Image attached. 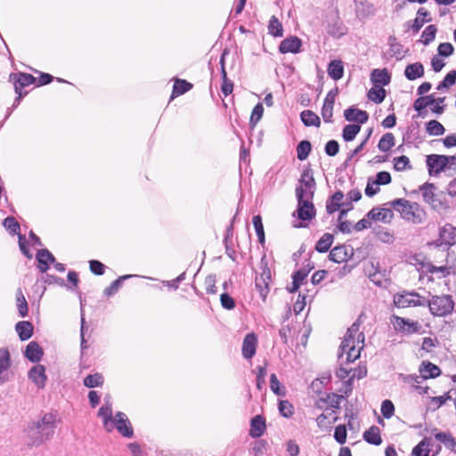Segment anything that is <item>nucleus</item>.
<instances>
[{"label": "nucleus", "instance_id": "nucleus-8", "mask_svg": "<svg viewBox=\"0 0 456 456\" xmlns=\"http://www.w3.org/2000/svg\"><path fill=\"white\" fill-rule=\"evenodd\" d=\"M427 167L429 175L439 174L447 167V159L445 155L431 154L427 156Z\"/></svg>", "mask_w": 456, "mask_h": 456}, {"label": "nucleus", "instance_id": "nucleus-63", "mask_svg": "<svg viewBox=\"0 0 456 456\" xmlns=\"http://www.w3.org/2000/svg\"><path fill=\"white\" fill-rule=\"evenodd\" d=\"M313 268H314V265H310V264H308L306 266L302 267L299 270H297V272H295L292 276H294L298 281L303 282Z\"/></svg>", "mask_w": 456, "mask_h": 456}, {"label": "nucleus", "instance_id": "nucleus-42", "mask_svg": "<svg viewBox=\"0 0 456 456\" xmlns=\"http://www.w3.org/2000/svg\"><path fill=\"white\" fill-rule=\"evenodd\" d=\"M312 150V145L309 141L303 140L297 146V155L299 160H305L308 158Z\"/></svg>", "mask_w": 456, "mask_h": 456}, {"label": "nucleus", "instance_id": "nucleus-12", "mask_svg": "<svg viewBox=\"0 0 456 456\" xmlns=\"http://www.w3.org/2000/svg\"><path fill=\"white\" fill-rule=\"evenodd\" d=\"M297 217L302 221H310L314 218L316 210L313 201H297Z\"/></svg>", "mask_w": 456, "mask_h": 456}, {"label": "nucleus", "instance_id": "nucleus-24", "mask_svg": "<svg viewBox=\"0 0 456 456\" xmlns=\"http://www.w3.org/2000/svg\"><path fill=\"white\" fill-rule=\"evenodd\" d=\"M436 190V187L433 183H426L419 187V191L422 192L424 200L434 208L437 206V202L439 203L435 193Z\"/></svg>", "mask_w": 456, "mask_h": 456}, {"label": "nucleus", "instance_id": "nucleus-21", "mask_svg": "<svg viewBox=\"0 0 456 456\" xmlns=\"http://www.w3.org/2000/svg\"><path fill=\"white\" fill-rule=\"evenodd\" d=\"M344 117L347 121H355L359 125L366 123L369 118V115L365 110L353 107H350L344 111Z\"/></svg>", "mask_w": 456, "mask_h": 456}, {"label": "nucleus", "instance_id": "nucleus-13", "mask_svg": "<svg viewBox=\"0 0 456 456\" xmlns=\"http://www.w3.org/2000/svg\"><path fill=\"white\" fill-rule=\"evenodd\" d=\"M397 329L406 334L420 333L422 326L417 321H411L403 317H395Z\"/></svg>", "mask_w": 456, "mask_h": 456}, {"label": "nucleus", "instance_id": "nucleus-57", "mask_svg": "<svg viewBox=\"0 0 456 456\" xmlns=\"http://www.w3.org/2000/svg\"><path fill=\"white\" fill-rule=\"evenodd\" d=\"M395 412V406L390 400H385L381 404V413L384 418L390 419Z\"/></svg>", "mask_w": 456, "mask_h": 456}, {"label": "nucleus", "instance_id": "nucleus-35", "mask_svg": "<svg viewBox=\"0 0 456 456\" xmlns=\"http://www.w3.org/2000/svg\"><path fill=\"white\" fill-rule=\"evenodd\" d=\"M134 276V275H132V274H126V275L119 276L117 280L112 281L109 287L105 288V289L103 291L104 295L107 297L113 296L119 290L124 281L128 280Z\"/></svg>", "mask_w": 456, "mask_h": 456}, {"label": "nucleus", "instance_id": "nucleus-27", "mask_svg": "<svg viewBox=\"0 0 456 456\" xmlns=\"http://www.w3.org/2000/svg\"><path fill=\"white\" fill-rule=\"evenodd\" d=\"M404 76L408 80H415L424 76V66L420 62H414L406 66Z\"/></svg>", "mask_w": 456, "mask_h": 456}, {"label": "nucleus", "instance_id": "nucleus-18", "mask_svg": "<svg viewBox=\"0 0 456 456\" xmlns=\"http://www.w3.org/2000/svg\"><path fill=\"white\" fill-rule=\"evenodd\" d=\"M11 355L7 348H0V384L8 380V370L11 367Z\"/></svg>", "mask_w": 456, "mask_h": 456}, {"label": "nucleus", "instance_id": "nucleus-33", "mask_svg": "<svg viewBox=\"0 0 456 456\" xmlns=\"http://www.w3.org/2000/svg\"><path fill=\"white\" fill-rule=\"evenodd\" d=\"M15 329L20 340L22 341L30 338L33 334V326L29 322H19L16 324Z\"/></svg>", "mask_w": 456, "mask_h": 456}, {"label": "nucleus", "instance_id": "nucleus-2", "mask_svg": "<svg viewBox=\"0 0 456 456\" xmlns=\"http://www.w3.org/2000/svg\"><path fill=\"white\" fill-rule=\"evenodd\" d=\"M359 328L360 325L358 323H353L351 327L348 328L346 334L340 344L338 362L342 364L353 362L360 357V352L362 346L357 347L356 343L357 345L363 343L364 336L362 333H359L357 341L355 340V336L359 332Z\"/></svg>", "mask_w": 456, "mask_h": 456}, {"label": "nucleus", "instance_id": "nucleus-1", "mask_svg": "<svg viewBox=\"0 0 456 456\" xmlns=\"http://www.w3.org/2000/svg\"><path fill=\"white\" fill-rule=\"evenodd\" d=\"M56 415L45 413L39 419L31 421L27 428L28 445L38 447L52 439L56 429Z\"/></svg>", "mask_w": 456, "mask_h": 456}, {"label": "nucleus", "instance_id": "nucleus-36", "mask_svg": "<svg viewBox=\"0 0 456 456\" xmlns=\"http://www.w3.org/2000/svg\"><path fill=\"white\" fill-rule=\"evenodd\" d=\"M334 237L330 233H324L316 242L315 249L320 253L327 252L333 243Z\"/></svg>", "mask_w": 456, "mask_h": 456}, {"label": "nucleus", "instance_id": "nucleus-53", "mask_svg": "<svg viewBox=\"0 0 456 456\" xmlns=\"http://www.w3.org/2000/svg\"><path fill=\"white\" fill-rule=\"evenodd\" d=\"M369 278L375 285L379 287L384 286V283L387 281L385 271L381 272L375 270L373 273L369 272Z\"/></svg>", "mask_w": 456, "mask_h": 456}, {"label": "nucleus", "instance_id": "nucleus-51", "mask_svg": "<svg viewBox=\"0 0 456 456\" xmlns=\"http://www.w3.org/2000/svg\"><path fill=\"white\" fill-rule=\"evenodd\" d=\"M455 82H456V71L451 70L450 72L447 73V75L445 76L444 80L438 84L436 89L438 91H441L444 88H448V87L452 86V85H454Z\"/></svg>", "mask_w": 456, "mask_h": 456}, {"label": "nucleus", "instance_id": "nucleus-54", "mask_svg": "<svg viewBox=\"0 0 456 456\" xmlns=\"http://www.w3.org/2000/svg\"><path fill=\"white\" fill-rule=\"evenodd\" d=\"M279 411L285 418H289L294 413V407L288 400H282L279 403Z\"/></svg>", "mask_w": 456, "mask_h": 456}, {"label": "nucleus", "instance_id": "nucleus-20", "mask_svg": "<svg viewBox=\"0 0 456 456\" xmlns=\"http://www.w3.org/2000/svg\"><path fill=\"white\" fill-rule=\"evenodd\" d=\"M265 419L261 415H256L251 419L249 436L253 438L260 437L265 431Z\"/></svg>", "mask_w": 456, "mask_h": 456}, {"label": "nucleus", "instance_id": "nucleus-58", "mask_svg": "<svg viewBox=\"0 0 456 456\" xmlns=\"http://www.w3.org/2000/svg\"><path fill=\"white\" fill-rule=\"evenodd\" d=\"M339 151V144L336 140H330L325 145V153L328 156L333 157L338 154Z\"/></svg>", "mask_w": 456, "mask_h": 456}, {"label": "nucleus", "instance_id": "nucleus-56", "mask_svg": "<svg viewBox=\"0 0 456 456\" xmlns=\"http://www.w3.org/2000/svg\"><path fill=\"white\" fill-rule=\"evenodd\" d=\"M263 113H264V107L262 105V103H257L253 110H252V113H251V116H250V125L252 126H256V123L262 118L263 117Z\"/></svg>", "mask_w": 456, "mask_h": 456}, {"label": "nucleus", "instance_id": "nucleus-43", "mask_svg": "<svg viewBox=\"0 0 456 456\" xmlns=\"http://www.w3.org/2000/svg\"><path fill=\"white\" fill-rule=\"evenodd\" d=\"M103 381H104L103 376L101 373L97 372L94 374L87 375L84 379V385L86 387L93 388V387H101L103 384Z\"/></svg>", "mask_w": 456, "mask_h": 456}, {"label": "nucleus", "instance_id": "nucleus-60", "mask_svg": "<svg viewBox=\"0 0 456 456\" xmlns=\"http://www.w3.org/2000/svg\"><path fill=\"white\" fill-rule=\"evenodd\" d=\"M391 180V175L388 172L380 171L376 175V180L374 182L379 186L390 183Z\"/></svg>", "mask_w": 456, "mask_h": 456}, {"label": "nucleus", "instance_id": "nucleus-55", "mask_svg": "<svg viewBox=\"0 0 456 456\" xmlns=\"http://www.w3.org/2000/svg\"><path fill=\"white\" fill-rule=\"evenodd\" d=\"M346 426L338 425L335 428L334 438L339 444H344L346 441Z\"/></svg>", "mask_w": 456, "mask_h": 456}, {"label": "nucleus", "instance_id": "nucleus-62", "mask_svg": "<svg viewBox=\"0 0 456 456\" xmlns=\"http://www.w3.org/2000/svg\"><path fill=\"white\" fill-rule=\"evenodd\" d=\"M221 305L227 310H232L235 307L234 299L227 293H223L220 296Z\"/></svg>", "mask_w": 456, "mask_h": 456}, {"label": "nucleus", "instance_id": "nucleus-48", "mask_svg": "<svg viewBox=\"0 0 456 456\" xmlns=\"http://www.w3.org/2000/svg\"><path fill=\"white\" fill-rule=\"evenodd\" d=\"M269 33L274 37H281L283 34V28L281 23L275 16H272L268 25Z\"/></svg>", "mask_w": 456, "mask_h": 456}, {"label": "nucleus", "instance_id": "nucleus-10", "mask_svg": "<svg viewBox=\"0 0 456 456\" xmlns=\"http://www.w3.org/2000/svg\"><path fill=\"white\" fill-rule=\"evenodd\" d=\"M297 187H302V189H305L308 191V195L310 196L315 193L316 182L314 177V172L310 167H306L303 170L298 180V185Z\"/></svg>", "mask_w": 456, "mask_h": 456}, {"label": "nucleus", "instance_id": "nucleus-9", "mask_svg": "<svg viewBox=\"0 0 456 456\" xmlns=\"http://www.w3.org/2000/svg\"><path fill=\"white\" fill-rule=\"evenodd\" d=\"M9 80L12 82L15 93H19L22 92V88L34 84L37 78L31 74L20 72L12 73L9 77Z\"/></svg>", "mask_w": 456, "mask_h": 456}, {"label": "nucleus", "instance_id": "nucleus-6", "mask_svg": "<svg viewBox=\"0 0 456 456\" xmlns=\"http://www.w3.org/2000/svg\"><path fill=\"white\" fill-rule=\"evenodd\" d=\"M272 273L271 270L265 265L262 267V273L259 276L255 279V287L259 293L260 297L263 301H265L266 297L270 291L269 283L271 281Z\"/></svg>", "mask_w": 456, "mask_h": 456}, {"label": "nucleus", "instance_id": "nucleus-30", "mask_svg": "<svg viewBox=\"0 0 456 456\" xmlns=\"http://www.w3.org/2000/svg\"><path fill=\"white\" fill-rule=\"evenodd\" d=\"M328 75L334 80L342 78L344 75V66L341 61H331L327 69Z\"/></svg>", "mask_w": 456, "mask_h": 456}, {"label": "nucleus", "instance_id": "nucleus-50", "mask_svg": "<svg viewBox=\"0 0 456 456\" xmlns=\"http://www.w3.org/2000/svg\"><path fill=\"white\" fill-rule=\"evenodd\" d=\"M437 28L435 25H428L421 34L422 42L425 45H429L436 37Z\"/></svg>", "mask_w": 456, "mask_h": 456}, {"label": "nucleus", "instance_id": "nucleus-47", "mask_svg": "<svg viewBox=\"0 0 456 456\" xmlns=\"http://www.w3.org/2000/svg\"><path fill=\"white\" fill-rule=\"evenodd\" d=\"M3 225L12 235L20 234L19 231L20 229V224L13 216H7L3 221Z\"/></svg>", "mask_w": 456, "mask_h": 456}, {"label": "nucleus", "instance_id": "nucleus-49", "mask_svg": "<svg viewBox=\"0 0 456 456\" xmlns=\"http://www.w3.org/2000/svg\"><path fill=\"white\" fill-rule=\"evenodd\" d=\"M270 388L277 395L284 396L286 394L284 386L280 383L277 376L274 373H273L270 377Z\"/></svg>", "mask_w": 456, "mask_h": 456}, {"label": "nucleus", "instance_id": "nucleus-29", "mask_svg": "<svg viewBox=\"0 0 456 456\" xmlns=\"http://www.w3.org/2000/svg\"><path fill=\"white\" fill-rule=\"evenodd\" d=\"M344 193L337 191L326 202V211L328 214H333L342 207Z\"/></svg>", "mask_w": 456, "mask_h": 456}, {"label": "nucleus", "instance_id": "nucleus-28", "mask_svg": "<svg viewBox=\"0 0 456 456\" xmlns=\"http://www.w3.org/2000/svg\"><path fill=\"white\" fill-rule=\"evenodd\" d=\"M419 372L424 379L436 378L441 374L439 367L430 362H423Z\"/></svg>", "mask_w": 456, "mask_h": 456}, {"label": "nucleus", "instance_id": "nucleus-32", "mask_svg": "<svg viewBox=\"0 0 456 456\" xmlns=\"http://www.w3.org/2000/svg\"><path fill=\"white\" fill-rule=\"evenodd\" d=\"M429 16L430 13L428 11H426L424 8H419L417 12V17L414 19L413 24L411 26L412 31L414 33H418L425 22L431 20Z\"/></svg>", "mask_w": 456, "mask_h": 456}, {"label": "nucleus", "instance_id": "nucleus-64", "mask_svg": "<svg viewBox=\"0 0 456 456\" xmlns=\"http://www.w3.org/2000/svg\"><path fill=\"white\" fill-rule=\"evenodd\" d=\"M322 117L326 123H332L333 119V106L323 104L322 108Z\"/></svg>", "mask_w": 456, "mask_h": 456}, {"label": "nucleus", "instance_id": "nucleus-46", "mask_svg": "<svg viewBox=\"0 0 456 456\" xmlns=\"http://www.w3.org/2000/svg\"><path fill=\"white\" fill-rule=\"evenodd\" d=\"M253 225L255 227L258 241L260 244L265 243V231L262 223V217L259 215L254 216L252 219Z\"/></svg>", "mask_w": 456, "mask_h": 456}, {"label": "nucleus", "instance_id": "nucleus-15", "mask_svg": "<svg viewBox=\"0 0 456 456\" xmlns=\"http://www.w3.org/2000/svg\"><path fill=\"white\" fill-rule=\"evenodd\" d=\"M28 378L38 388H44L47 379L45 366L41 364L33 366L28 371Z\"/></svg>", "mask_w": 456, "mask_h": 456}, {"label": "nucleus", "instance_id": "nucleus-14", "mask_svg": "<svg viewBox=\"0 0 456 456\" xmlns=\"http://www.w3.org/2000/svg\"><path fill=\"white\" fill-rule=\"evenodd\" d=\"M37 268L41 273H45L49 269V265L55 262L54 256L46 248L37 250L36 255Z\"/></svg>", "mask_w": 456, "mask_h": 456}, {"label": "nucleus", "instance_id": "nucleus-41", "mask_svg": "<svg viewBox=\"0 0 456 456\" xmlns=\"http://www.w3.org/2000/svg\"><path fill=\"white\" fill-rule=\"evenodd\" d=\"M426 132L429 135H442L445 132L444 126L437 120H430L426 124Z\"/></svg>", "mask_w": 456, "mask_h": 456}, {"label": "nucleus", "instance_id": "nucleus-25", "mask_svg": "<svg viewBox=\"0 0 456 456\" xmlns=\"http://www.w3.org/2000/svg\"><path fill=\"white\" fill-rule=\"evenodd\" d=\"M44 354L41 346L35 341H31L28 344L25 351V357L32 362L40 361Z\"/></svg>", "mask_w": 456, "mask_h": 456}, {"label": "nucleus", "instance_id": "nucleus-45", "mask_svg": "<svg viewBox=\"0 0 456 456\" xmlns=\"http://www.w3.org/2000/svg\"><path fill=\"white\" fill-rule=\"evenodd\" d=\"M16 301L19 314L21 317H25L28 314V307L26 298L21 291V289H18L16 292Z\"/></svg>", "mask_w": 456, "mask_h": 456}, {"label": "nucleus", "instance_id": "nucleus-4", "mask_svg": "<svg viewBox=\"0 0 456 456\" xmlns=\"http://www.w3.org/2000/svg\"><path fill=\"white\" fill-rule=\"evenodd\" d=\"M426 305L433 315L446 316L452 312L454 302L449 295L433 296L431 299L427 300Z\"/></svg>", "mask_w": 456, "mask_h": 456}, {"label": "nucleus", "instance_id": "nucleus-40", "mask_svg": "<svg viewBox=\"0 0 456 456\" xmlns=\"http://www.w3.org/2000/svg\"><path fill=\"white\" fill-rule=\"evenodd\" d=\"M360 130L361 126L359 124L346 125L343 128L342 137L346 142H351L355 138Z\"/></svg>", "mask_w": 456, "mask_h": 456}, {"label": "nucleus", "instance_id": "nucleus-38", "mask_svg": "<svg viewBox=\"0 0 456 456\" xmlns=\"http://www.w3.org/2000/svg\"><path fill=\"white\" fill-rule=\"evenodd\" d=\"M395 139L392 133H386L380 138L378 148L380 151L386 152L388 151L391 148L395 146Z\"/></svg>", "mask_w": 456, "mask_h": 456}, {"label": "nucleus", "instance_id": "nucleus-44", "mask_svg": "<svg viewBox=\"0 0 456 456\" xmlns=\"http://www.w3.org/2000/svg\"><path fill=\"white\" fill-rule=\"evenodd\" d=\"M386 97V91L381 86L372 87L368 92V98L375 103H381Z\"/></svg>", "mask_w": 456, "mask_h": 456}, {"label": "nucleus", "instance_id": "nucleus-52", "mask_svg": "<svg viewBox=\"0 0 456 456\" xmlns=\"http://www.w3.org/2000/svg\"><path fill=\"white\" fill-rule=\"evenodd\" d=\"M394 168L396 171H403L407 168L411 169L410 159L408 157L403 155L394 159Z\"/></svg>", "mask_w": 456, "mask_h": 456}, {"label": "nucleus", "instance_id": "nucleus-5", "mask_svg": "<svg viewBox=\"0 0 456 456\" xmlns=\"http://www.w3.org/2000/svg\"><path fill=\"white\" fill-rule=\"evenodd\" d=\"M386 205H390V207L400 212L404 219L412 221H416V219L420 221L421 219L419 205L416 202H410L404 199H396L387 202Z\"/></svg>", "mask_w": 456, "mask_h": 456}, {"label": "nucleus", "instance_id": "nucleus-31", "mask_svg": "<svg viewBox=\"0 0 456 456\" xmlns=\"http://www.w3.org/2000/svg\"><path fill=\"white\" fill-rule=\"evenodd\" d=\"M363 439L370 444L379 445L382 443L379 428L371 426L363 433Z\"/></svg>", "mask_w": 456, "mask_h": 456}, {"label": "nucleus", "instance_id": "nucleus-7", "mask_svg": "<svg viewBox=\"0 0 456 456\" xmlns=\"http://www.w3.org/2000/svg\"><path fill=\"white\" fill-rule=\"evenodd\" d=\"M112 427L116 428L124 437L131 438L134 436L132 425L126 415L122 411H118L112 422Z\"/></svg>", "mask_w": 456, "mask_h": 456}, {"label": "nucleus", "instance_id": "nucleus-16", "mask_svg": "<svg viewBox=\"0 0 456 456\" xmlns=\"http://www.w3.org/2000/svg\"><path fill=\"white\" fill-rule=\"evenodd\" d=\"M256 345L257 338L254 333H248L245 336L241 348L245 359H251L255 355Z\"/></svg>", "mask_w": 456, "mask_h": 456}, {"label": "nucleus", "instance_id": "nucleus-17", "mask_svg": "<svg viewBox=\"0 0 456 456\" xmlns=\"http://www.w3.org/2000/svg\"><path fill=\"white\" fill-rule=\"evenodd\" d=\"M351 256H353V248H349L345 245L337 246L333 248L329 255L330 260L336 263L346 262Z\"/></svg>", "mask_w": 456, "mask_h": 456}, {"label": "nucleus", "instance_id": "nucleus-37", "mask_svg": "<svg viewBox=\"0 0 456 456\" xmlns=\"http://www.w3.org/2000/svg\"><path fill=\"white\" fill-rule=\"evenodd\" d=\"M192 88V85L186 80L177 78L175 81L172 92V98L185 94Z\"/></svg>", "mask_w": 456, "mask_h": 456}, {"label": "nucleus", "instance_id": "nucleus-26", "mask_svg": "<svg viewBox=\"0 0 456 456\" xmlns=\"http://www.w3.org/2000/svg\"><path fill=\"white\" fill-rule=\"evenodd\" d=\"M440 240L442 243L452 246L456 243V228L451 224H445L440 230Z\"/></svg>", "mask_w": 456, "mask_h": 456}, {"label": "nucleus", "instance_id": "nucleus-3", "mask_svg": "<svg viewBox=\"0 0 456 456\" xmlns=\"http://www.w3.org/2000/svg\"><path fill=\"white\" fill-rule=\"evenodd\" d=\"M394 305L398 308L426 306L427 299L414 290H403L393 297Z\"/></svg>", "mask_w": 456, "mask_h": 456}, {"label": "nucleus", "instance_id": "nucleus-22", "mask_svg": "<svg viewBox=\"0 0 456 456\" xmlns=\"http://www.w3.org/2000/svg\"><path fill=\"white\" fill-rule=\"evenodd\" d=\"M371 82L375 86H383L390 83L391 77L386 69H375L370 74Z\"/></svg>", "mask_w": 456, "mask_h": 456}, {"label": "nucleus", "instance_id": "nucleus-19", "mask_svg": "<svg viewBox=\"0 0 456 456\" xmlns=\"http://www.w3.org/2000/svg\"><path fill=\"white\" fill-rule=\"evenodd\" d=\"M302 46L301 40L297 37H290L282 40L280 44L279 50L281 53H297Z\"/></svg>", "mask_w": 456, "mask_h": 456}, {"label": "nucleus", "instance_id": "nucleus-59", "mask_svg": "<svg viewBox=\"0 0 456 456\" xmlns=\"http://www.w3.org/2000/svg\"><path fill=\"white\" fill-rule=\"evenodd\" d=\"M454 48L451 43H441L438 45V54L443 57H448L453 53Z\"/></svg>", "mask_w": 456, "mask_h": 456}, {"label": "nucleus", "instance_id": "nucleus-11", "mask_svg": "<svg viewBox=\"0 0 456 456\" xmlns=\"http://www.w3.org/2000/svg\"><path fill=\"white\" fill-rule=\"evenodd\" d=\"M394 217V213L390 208H373L367 214V218L373 221H379L384 224H389Z\"/></svg>", "mask_w": 456, "mask_h": 456}, {"label": "nucleus", "instance_id": "nucleus-23", "mask_svg": "<svg viewBox=\"0 0 456 456\" xmlns=\"http://www.w3.org/2000/svg\"><path fill=\"white\" fill-rule=\"evenodd\" d=\"M98 416L102 419L103 427L108 432H111L113 429L112 422L114 418L112 417V407L111 404L107 403L102 405L98 411Z\"/></svg>", "mask_w": 456, "mask_h": 456}, {"label": "nucleus", "instance_id": "nucleus-34", "mask_svg": "<svg viewBox=\"0 0 456 456\" xmlns=\"http://www.w3.org/2000/svg\"><path fill=\"white\" fill-rule=\"evenodd\" d=\"M300 118L305 126H321L320 118L312 110H304L300 113Z\"/></svg>", "mask_w": 456, "mask_h": 456}, {"label": "nucleus", "instance_id": "nucleus-61", "mask_svg": "<svg viewBox=\"0 0 456 456\" xmlns=\"http://www.w3.org/2000/svg\"><path fill=\"white\" fill-rule=\"evenodd\" d=\"M90 270L95 275H102L105 272V265L98 260L89 261Z\"/></svg>", "mask_w": 456, "mask_h": 456}, {"label": "nucleus", "instance_id": "nucleus-39", "mask_svg": "<svg viewBox=\"0 0 456 456\" xmlns=\"http://www.w3.org/2000/svg\"><path fill=\"white\" fill-rule=\"evenodd\" d=\"M435 438L444 444L448 449L454 450L456 448V440L448 432H436Z\"/></svg>", "mask_w": 456, "mask_h": 456}]
</instances>
